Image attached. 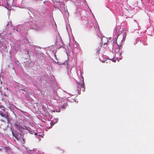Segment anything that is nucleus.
Wrapping results in <instances>:
<instances>
[{
  "label": "nucleus",
  "instance_id": "obj_1",
  "mask_svg": "<svg viewBox=\"0 0 154 154\" xmlns=\"http://www.w3.org/2000/svg\"><path fill=\"white\" fill-rule=\"evenodd\" d=\"M78 86L79 87V88L77 89V91L79 93V92L81 91V89H82V91L84 92L85 91V84L84 81H83V82L81 84V85H80V84L79 83L78 84Z\"/></svg>",
  "mask_w": 154,
  "mask_h": 154
},
{
  "label": "nucleus",
  "instance_id": "obj_2",
  "mask_svg": "<svg viewBox=\"0 0 154 154\" xmlns=\"http://www.w3.org/2000/svg\"><path fill=\"white\" fill-rule=\"evenodd\" d=\"M0 115L2 117H5L8 121L9 120V117L8 114L5 115L2 111H0Z\"/></svg>",
  "mask_w": 154,
  "mask_h": 154
},
{
  "label": "nucleus",
  "instance_id": "obj_3",
  "mask_svg": "<svg viewBox=\"0 0 154 154\" xmlns=\"http://www.w3.org/2000/svg\"><path fill=\"white\" fill-rule=\"evenodd\" d=\"M57 152L59 154H62L64 152V150L63 149H61L60 148H58Z\"/></svg>",
  "mask_w": 154,
  "mask_h": 154
},
{
  "label": "nucleus",
  "instance_id": "obj_4",
  "mask_svg": "<svg viewBox=\"0 0 154 154\" xmlns=\"http://www.w3.org/2000/svg\"><path fill=\"white\" fill-rule=\"evenodd\" d=\"M0 108L3 111H5V107L3 106L0 105Z\"/></svg>",
  "mask_w": 154,
  "mask_h": 154
},
{
  "label": "nucleus",
  "instance_id": "obj_5",
  "mask_svg": "<svg viewBox=\"0 0 154 154\" xmlns=\"http://www.w3.org/2000/svg\"><path fill=\"white\" fill-rule=\"evenodd\" d=\"M14 137L16 138L17 140H19L20 139L19 137H18V135L17 134L16 135H14Z\"/></svg>",
  "mask_w": 154,
  "mask_h": 154
},
{
  "label": "nucleus",
  "instance_id": "obj_6",
  "mask_svg": "<svg viewBox=\"0 0 154 154\" xmlns=\"http://www.w3.org/2000/svg\"><path fill=\"white\" fill-rule=\"evenodd\" d=\"M111 60H112V62H116V59H115V57H114L113 58H112Z\"/></svg>",
  "mask_w": 154,
  "mask_h": 154
},
{
  "label": "nucleus",
  "instance_id": "obj_7",
  "mask_svg": "<svg viewBox=\"0 0 154 154\" xmlns=\"http://www.w3.org/2000/svg\"><path fill=\"white\" fill-rule=\"evenodd\" d=\"M22 139L23 141V143H25L26 142V139L24 138L23 137H22Z\"/></svg>",
  "mask_w": 154,
  "mask_h": 154
},
{
  "label": "nucleus",
  "instance_id": "obj_8",
  "mask_svg": "<svg viewBox=\"0 0 154 154\" xmlns=\"http://www.w3.org/2000/svg\"><path fill=\"white\" fill-rule=\"evenodd\" d=\"M29 132V133L31 134H33L34 133L33 131H32L30 130H28Z\"/></svg>",
  "mask_w": 154,
  "mask_h": 154
},
{
  "label": "nucleus",
  "instance_id": "obj_9",
  "mask_svg": "<svg viewBox=\"0 0 154 154\" xmlns=\"http://www.w3.org/2000/svg\"><path fill=\"white\" fill-rule=\"evenodd\" d=\"M65 62L63 63H60V62H57V63L59 64L60 65H62V64H63V65H65Z\"/></svg>",
  "mask_w": 154,
  "mask_h": 154
},
{
  "label": "nucleus",
  "instance_id": "obj_10",
  "mask_svg": "<svg viewBox=\"0 0 154 154\" xmlns=\"http://www.w3.org/2000/svg\"><path fill=\"white\" fill-rule=\"evenodd\" d=\"M106 43H104L103 45L104 46L103 47H104V48H106Z\"/></svg>",
  "mask_w": 154,
  "mask_h": 154
},
{
  "label": "nucleus",
  "instance_id": "obj_11",
  "mask_svg": "<svg viewBox=\"0 0 154 154\" xmlns=\"http://www.w3.org/2000/svg\"><path fill=\"white\" fill-rule=\"evenodd\" d=\"M122 59V57H121L120 58H119H119H116V59H117L118 60V61H119V60H121V59Z\"/></svg>",
  "mask_w": 154,
  "mask_h": 154
},
{
  "label": "nucleus",
  "instance_id": "obj_12",
  "mask_svg": "<svg viewBox=\"0 0 154 154\" xmlns=\"http://www.w3.org/2000/svg\"><path fill=\"white\" fill-rule=\"evenodd\" d=\"M51 126H53L54 125V123L53 122H51L50 123Z\"/></svg>",
  "mask_w": 154,
  "mask_h": 154
},
{
  "label": "nucleus",
  "instance_id": "obj_13",
  "mask_svg": "<svg viewBox=\"0 0 154 154\" xmlns=\"http://www.w3.org/2000/svg\"><path fill=\"white\" fill-rule=\"evenodd\" d=\"M61 108H63V109L65 108V106H63V105H62L61 107Z\"/></svg>",
  "mask_w": 154,
  "mask_h": 154
},
{
  "label": "nucleus",
  "instance_id": "obj_14",
  "mask_svg": "<svg viewBox=\"0 0 154 154\" xmlns=\"http://www.w3.org/2000/svg\"><path fill=\"white\" fill-rule=\"evenodd\" d=\"M2 122H5V121H4L3 120V119H1L0 120Z\"/></svg>",
  "mask_w": 154,
  "mask_h": 154
},
{
  "label": "nucleus",
  "instance_id": "obj_15",
  "mask_svg": "<svg viewBox=\"0 0 154 154\" xmlns=\"http://www.w3.org/2000/svg\"><path fill=\"white\" fill-rule=\"evenodd\" d=\"M2 84V81H1L0 80V85H1Z\"/></svg>",
  "mask_w": 154,
  "mask_h": 154
},
{
  "label": "nucleus",
  "instance_id": "obj_16",
  "mask_svg": "<svg viewBox=\"0 0 154 154\" xmlns=\"http://www.w3.org/2000/svg\"><path fill=\"white\" fill-rule=\"evenodd\" d=\"M34 134L35 135H37V133H35Z\"/></svg>",
  "mask_w": 154,
  "mask_h": 154
},
{
  "label": "nucleus",
  "instance_id": "obj_17",
  "mask_svg": "<svg viewBox=\"0 0 154 154\" xmlns=\"http://www.w3.org/2000/svg\"><path fill=\"white\" fill-rule=\"evenodd\" d=\"M119 54L120 55H121V54H122L121 53H119Z\"/></svg>",
  "mask_w": 154,
  "mask_h": 154
},
{
  "label": "nucleus",
  "instance_id": "obj_18",
  "mask_svg": "<svg viewBox=\"0 0 154 154\" xmlns=\"http://www.w3.org/2000/svg\"><path fill=\"white\" fill-rule=\"evenodd\" d=\"M20 134V136H22L21 134Z\"/></svg>",
  "mask_w": 154,
  "mask_h": 154
},
{
  "label": "nucleus",
  "instance_id": "obj_19",
  "mask_svg": "<svg viewBox=\"0 0 154 154\" xmlns=\"http://www.w3.org/2000/svg\"><path fill=\"white\" fill-rule=\"evenodd\" d=\"M101 41H102V40H101ZM102 42V44H103V42Z\"/></svg>",
  "mask_w": 154,
  "mask_h": 154
},
{
  "label": "nucleus",
  "instance_id": "obj_20",
  "mask_svg": "<svg viewBox=\"0 0 154 154\" xmlns=\"http://www.w3.org/2000/svg\"><path fill=\"white\" fill-rule=\"evenodd\" d=\"M23 91H25V90H23Z\"/></svg>",
  "mask_w": 154,
  "mask_h": 154
}]
</instances>
